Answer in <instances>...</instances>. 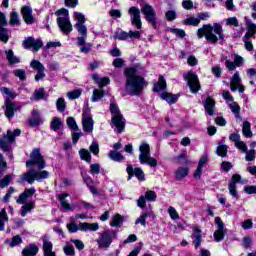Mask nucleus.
Returning a JSON list of instances; mask_svg holds the SVG:
<instances>
[{"label": "nucleus", "instance_id": "b1692460", "mask_svg": "<svg viewBox=\"0 0 256 256\" xmlns=\"http://www.w3.org/2000/svg\"><path fill=\"white\" fill-rule=\"evenodd\" d=\"M5 107V115L7 119H13V117L15 116V111H17V106L11 100L7 99L5 101Z\"/></svg>", "mask_w": 256, "mask_h": 256}, {"label": "nucleus", "instance_id": "e2e57ef3", "mask_svg": "<svg viewBox=\"0 0 256 256\" xmlns=\"http://www.w3.org/2000/svg\"><path fill=\"white\" fill-rule=\"evenodd\" d=\"M139 224L143 227H147V213L140 215L139 218L135 221V225Z\"/></svg>", "mask_w": 256, "mask_h": 256}, {"label": "nucleus", "instance_id": "09e8293b", "mask_svg": "<svg viewBox=\"0 0 256 256\" xmlns=\"http://www.w3.org/2000/svg\"><path fill=\"white\" fill-rule=\"evenodd\" d=\"M11 181H13V174H7L4 178L0 180L1 189H5V187H9V185H11Z\"/></svg>", "mask_w": 256, "mask_h": 256}, {"label": "nucleus", "instance_id": "4c0bfd02", "mask_svg": "<svg viewBox=\"0 0 256 256\" xmlns=\"http://www.w3.org/2000/svg\"><path fill=\"white\" fill-rule=\"evenodd\" d=\"M192 237L194 239V241H193L194 246L196 248L200 247L201 246V229L199 227H194L193 228Z\"/></svg>", "mask_w": 256, "mask_h": 256}, {"label": "nucleus", "instance_id": "13d9d810", "mask_svg": "<svg viewBox=\"0 0 256 256\" xmlns=\"http://www.w3.org/2000/svg\"><path fill=\"white\" fill-rule=\"evenodd\" d=\"M13 75H15V77H18L20 81H25V79H27V75L25 74V70L23 69L14 70Z\"/></svg>", "mask_w": 256, "mask_h": 256}, {"label": "nucleus", "instance_id": "7ed1b4c3", "mask_svg": "<svg viewBox=\"0 0 256 256\" xmlns=\"http://www.w3.org/2000/svg\"><path fill=\"white\" fill-rule=\"evenodd\" d=\"M55 15L57 16V24L64 35H69L73 31V24L69 19V10L62 8L56 11Z\"/></svg>", "mask_w": 256, "mask_h": 256}, {"label": "nucleus", "instance_id": "6ab92c4d", "mask_svg": "<svg viewBox=\"0 0 256 256\" xmlns=\"http://www.w3.org/2000/svg\"><path fill=\"white\" fill-rule=\"evenodd\" d=\"M83 131L91 133L93 131V118L89 116V112H83L82 114Z\"/></svg>", "mask_w": 256, "mask_h": 256}, {"label": "nucleus", "instance_id": "2f4dec72", "mask_svg": "<svg viewBox=\"0 0 256 256\" xmlns=\"http://www.w3.org/2000/svg\"><path fill=\"white\" fill-rule=\"evenodd\" d=\"M0 92L4 95L5 101H11V99H15L17 97V93L7 87L0 88Z\"/></svg>", "mask_w": 256, "mask_h": 256}, {"label": "nucleus", "instance_id": "338daca9", "mask_svg": "<svg viewBox=\"0 0 256 256\" xmlns=\"http://www.w3.org/2000/svg\"><path fill=\"white\" fill-rule=\"evenodd\" d=\"M66 227L69 233H77V231H79V224L77 225L75 222H70Z\"/></svg>", "mask_w": 256, "mask_h": 256}, {"label": "nucleus", "instance_id": "680f3d73", "mask_svg": "<svg viewBox=\"0 0 256 256\" xmlns=\"http://www.w3.org/2000/svg\"><path fill=\"white\" fill-rule=\"evenodd\" d=\"M56 107H57V110L60 111V113H63V111H65L67 107V105L65 104V99L58 98L56 102Z\"/></svg>", "mask_w": 256, "mask_h": 256}, {"label": "nucleus", "instance_id": "c03bdc74", "mask_svg": "<svg viewBox=\"0 0 256 256\" xmlns=\"http://www.w3.org/2000/svg\"><path fill=\"white\" fill-rule=\"evenodd\" d=\"M9 221V217L7 216V211L3 208L0 212V231L5 230V223Z\"/></svg>", "mask_w": 256, "mask_h": 256}, {"label": "nucleus", "instance_id": "5fc2aeb1", "mask_svg": "<svg viewBox=\"0 0 256 256\" xmlns=\"http://www.w3.org/2000/svg\"><path fill=\"white\" fill-rule=\"evenodd\" d=\"M66 123L72 131H77L79 129V126H77V122L75 121V118L68 117L66 120Z\"/></svg>", "mask_w": 256, "mask_h": 256}, {"label": "nucleus", "instance_id": "58836bf2", "mask_svg": "<svg viewBox=\"0 0 256 256\" xmlns=\"http://www.w3.org/2000/svg\"><path fill=\"white\" fill-rule=\"evenodd\" d=\"M227 151H229V146L219 142L218 146L216 148V155H218V157H227Z\"/></svg>", "mask_w": 256, "mask_h": 256}, {"label": "nucleus", "instance_id": "bf43d9fd", "mask_svg": "<svg viewBox=\"0 0 256 256\" xmlns=\"http://www.w3.org/2000/svg\"><path fill=\"white\" fill-rule=\"evenodd\" d=\"M229 107H230L232 113H234V115H236V117H239V114L241 113V107H239V104L232 101V103L229 104Z\"/></svg>", "mask_w": 256, "mask_h": 256}, {"label": "nucleus", "instance_id": "f3484780", "mask_svg": "<svg viewBox=\"0 0 256 256\" xmlns=\"http://www.w3.org/2000/svg\"><path fill=\"white\" fill-rule=\"evenodd\" d=\"M230 89L231 91H239L243 93L245 91V87L241 84V76L239 72H235L230 81Z\"/></svg>", "mask_w": 256, "mask_h": 256}, {"label": "nucleus", "instance_id": "473e14b6", "mask_svg": "<svg viewBox=\"0 0 256 256\" xmlns=\"http://www.w3.org/2000/svg\"><path fill=\"white\" fill-rule=\"evenodd\" d=\"M35 209V201H30L29 203L24 204L20 209L21 217H25L27 213H31Z\"/></svg>", "mask_w": 256, "mask_h": 256}, {"label": "nucleus", "instance_id": "1a4fd4ad", "mask_svg": "<svg viewBox=\"0 0 256 256\" xmlns=\"http://www.w3.org/2000/svg\"><path fill=\"white\" fill-rule=\"evenodd\" d=\"M33 165H37L40 170L45 169V159L39 149H34L30 154V160L26 162V167H33Z\"/></svg>", "mask_w": 256, "mask_h": 256}, {"label": "nucleus", "instance_id": "f03ea898", "mask_svg": "<svg viewBox=\"0 0 256 256\" xmlns=\"http://www.w3.org/2000/svg\"><path fill=\"white\" fill-rule=\"evenodd\" d=\"M198 39H203L205 37L209 43H217V41H223L225 39V34H223V26L219 23L206 24L197 31Z\"/></svg>", "mask_w": 256, "mask_h": 256}, {"label": "nucleus", "instance_id": "0eeeda50", "mask_svg": "<svg viewBox=\"0 0 256 256\" xmlns=\"http://www.w3.org/2000/svg\"><path fill=\"white\" fill-rule=\"evenodd\" d=\"M230 57H233L234 61L229 60V57L225 54H221L220 56L221 63L225 61L226 69H228V71H235L237 67H243V63H245V59L239 56V54L235 52H231Z\"/></svg>", "mask_w": 256, "mask_h": 256}, {"label": "nucleus", "instance_id": "0e129e2a", "mask_svg": "<svg viewBox=\"0 0 256 256\" xmlns=\"http://www.w3.org/2000/svg\"><path fill=\"white\" fill-rule=\"evenodd\" d=\"M165 18L167 21H175L177 19V12L175 10H168L165 13Z\"/></svg>", "mask_w": 256, "mask_h": 256}, {"label": "nucleus", "instance_id": "c85d7f7f", "mask_svg": "<svg viewBox=\"0 0 256 256\" xmlns=\"http://www.w3.org/2000/svg\"><path fill=\"white\" fill-rule=\"evenodd\" d=\"M79 231H99V223H79Z\"/></svg>", "mask_w": 256, "mask_h": 256}, {"label": "nucleus", "instance_id": "4468645a", "mask_svg": "<svg viewBox=\"0 0 256 256\" xmlns=\"http://www.w3.org/2000/svg\"><path fill=\"white\" fill-rule=\"evenodd\" d=\"M128 14L130 15L132 25L137 29H141L143 26V23L141 22V10L135 6H132L128 10Z\"/></svg>", "mask_w": 256, "mask_h": 256}, {"label": "nucleus", "instance_id": "f257e3e1", "mask_svg": "<svg viewBox=\"0 0 256 256\" xmlns=\"http://www.w3.org/2000/svg\"><path fill=\"white\" fill-rule=\"evenodd\" d=\"M126 91L129 95H141L143 89L147 87L145 78L137 76V70L135 68H126Z\"/></svg>", "mask_w": 256, "mask_h": 256}, {"label": "nucleus", "instance_id": "6e6552de", "mask_svg": "<svg viewBox=\"0 0 256 256\" xmlns=\"http://www.w3.org/2000/svg\"><path fill=\"white\" fill-rule=\"evenodd\" d=\"M117 237V233L113 230H105L100 234L98 239L96 240V243H98V247L100 249H107L111 247V244L113 243V239Z\"/></svg>", "mask_w": 256, "mask_h": 256}, {"label": "nucleus", "instance_id": "423d86ee", "mask_svg": "<svg viewBox=\"0 0 256 256\" xmlns=\"http://www.w3.org/2000/svg\"><path fill=\"white\" fill-rule=\"evenodd\" d=\"M47 177H49V172L47 170L41 172L37 170H30L21 176L19 183H25L26 181L30 185H33L35 181H43V179H47Z\"/></svg>", "mask_w": 256, "mask_h": 256}, {"label": "nucleus", "instance_id": "f8f14e48", "mask_svg": "<svg viewBox=\"0 0 256 256\" xmlns=\"http://www.w3.org/2000/svg\"><path fill=\"white\" fill-rule=\"evenodd\" d=\"M237 183L245 184V181L241 179V175L234 174L229 182L228 189L230 195L235 199V201H239V192H237Z\"/></svg>", "mask_w": 256, "mask_h": 256}, {"label": "nucleus", "instance_id": "393cba45", "mask_svg": "<svg viewBox=\"0 0 256 256\" xmlns=\"http://www.w3.org/2000/svg\"><path fill=\"white\" fill-rule=\"evenodd\" d=\"M67 197H69L68 193H62L57 195V199L60 201V205L64 211H73V206L69 204L67 201Z\"/></svg>", "mask_w": 256, "mask_h": 256}, {"label": "nucleus", "instance_id": "774afa93", "mask_svg": "<svg viewBox=\"0 0 256 256\" xmlns=\"http://www.w3.org/2000/svg\"><path fill=\"white\" fill-rule=\"evenodd\" d=\"M244 153H246L245 159L246 161H255V150H247Z\"/></svg>", "mask_w": 256, "mask_h": 256}, {"label": "nucleus", "instance_id": "39448f33", "mask_svg": "<svg viewBox=\"0 0 256 256\" xmlns=\"http://www.w3.org/2000/svg\"><path fill=\"white\" fill-rule=\"evenodd\" d=\"M139 161L141 165H149V167H157V159L151 157V148L149 144L143 142L139 147Z\"/></svg>", "mask_w": 256, "mask_h": 256}, {"label": "nucleus", "instance_id": "052dcab7", "mask_svg": "<svg viewBox=\"0 0 256 256\" xmlns=\"http://www.w3.org/2000/svg\"><path fill=\"white\" fill-rule=\"evenodd\" d=\"M103 95L104 94L101 92V90L94 89L93 90V95H92L93 103H97V101H99L100 99H103Z\"/></svg>", "mask_w": 256, "mask_h": 256}, {"label": "nucleus", "instance_id": "a878e982", "mask_svg": "<svg viewBox=\"0 0 256 256\" xmlns=\"http://www.w3.org/2000/svg\"><path fill=\"white\" fill-rule=\"evenodd\" d=\"M244 21L246 23V29L247 33L245 34L244 37H253L256 33V24L249 19V17L245 16Z\"/></svg>", "mask_w": 256, "mask_h": 256}, {"label": "nucleus", "instance_id": "49530a36", "mask_svg": "<svg viewBox=\"0 0 256 256\" xmlns=\"http://www.w3.org/2000/svg\"><path fill=\"white\" fill-rule=\"evenodd\" d=\"M123 223V216L121 214H116L112 217V220L110 221L111 227H121V224Z\"/></svg>", "mask_w": 256, "mask_h": 256}, {"label": "nucleus", "instance_id": "4d7b16f0", "mask_svg": "<svg viewBox=\"0 0 256 256\" xmlns=\"http://www.w3.org/2000/svg\"><path fill=\"white\" fill-rule=\"evenodd\" d=\"M63 251L67 256H75V248L71 244H66L63 247Z\"/></svg>", "mask_w": 256, "mask_h": 256}, {"label": "nucleus", "instance_id": "864d4df0", "mask_svg": "<svg viewBox=\"0 0 256 256\" xmlns=\"http://www.w3.org/2000/svg\"><path fill=\"white\" fill-rule=\"evenodd\" d=\"M30 67L35 69L36 71H45V66L39 62V60H32L30 63Z\"/></svg>", "mask_w": 256, "mask_h": 256}, {"label": "nucleus", "instance_id": "ddd939ff", "mask_svg": "<svg viewBox=\"0 0 256 256\" xmlns=\"http://www.w3.org/2000/svg\"><path fill=\"white\" fill-rule=\"evenodd\" d=\"M141 11L143 15L145 16L146 21L152 25L154 29H157V19H156V13L155 9L152 8L151 5L145 4L142 8Z\"/></svg>", "mask_w": 256, "mask_h": 256}, {"label": "nucleus", "instance_id": "a211bd4d", "mask_svg": "<svg viewBox=\"0 0 256 256\" xmlns=\"http://www.w3.org/2000/svg\"><path fill=\"white\" fill-rule=\"evenodd\" d=\"M42 241H43V252H44V256H56L55 253L53 252V242H51V240H49V236L45 235L42 237Z\"/></svg>", "mask_w": 256, "mask_h": 256}, {"label": "nucleus", "instance_id": "c756f323", "mask_svg": "<svg viewBox=\"0 0 256 256\" xmlns=\"http://www.w3.org/2000/svg\"><path fill=\"white\" fill-rule=\"evenodd\" d=\"M167 89V81L160 75L157 83L154 84L153 91L159 93L160 91H165Z\"/></svg>", "mask_w": 256, "mask_h": 256}, {"label": "nucleus", "instance_id": "c9c22d12", "mask_svg": "<svg viewBox=\"0 0 256 256\" xmlns=\"http://www.w3.org/2000/svg\"><path fill=\"white\" fill-rule=\"evenodd\" d=\"M242 134L246 139H251L253 137V131H251V122L244 121L242 124Z\"/></svg>", "mask_w": 256, "mask_h": 256}, {"label": "nucleus", "instance_id": "e433bc0d", "mask_svg": "<svg viewBox=\"0 0 256 256\" xmlns=\"http://www.w3.org/2000/svg\"><path fill=\"white\" fill-rule=\"evenodd\" d=\"M160 97L164 101H167V103H169L170 105H173V103H177V100L179 99V96L173 95L168 92H163L162 94H160Z\"/></svg>", "mask_w": 256, "mask_h": 256}, {"label": "nucleus", "instance_id": "bb28decb", "mask_svg": "<svg viewBox=\"0 0 256 256\" xmlns=\"http://www.w3.org/2000/svg\"><path fill=\"white\" fill-rule=\"evenodd\" d=\"M30 127H39V125L43 124V118L39 115V111L34 110L32 112V117L28 121Z\"/></svg>", "mask_w": 256, "mask_h": 256}, {"label": "nucleus", "instance_id": "9d476101", "mask_svg": "<svg viewBox=\"0 0 256 256\" xmlns=\"http://www.w3.org/2000/svg\"><path fill=\"white\" fill-rule=\"evenodd\" d=\"M21 135V130L20 129H15L14 133L11 132V130L7 131V135L3 136L2 139H0V148L2 151H8L9 145L11 143L15 142V137H19Z\"/></svg>", "mask_w": 256, "mask_h": 256}, {"label": "nucleus", "instance_id": "603ef678", "mask_svg": "<svg viewBox=\"0 0 256 256\" xmlns=\"http://www.w3.org/2000/svg\"><path fill=\"white\" fill-rule=\"evenodd\" d=\"M44 98H45V89L39 88V89L34 91V93H33L34 101H39V100L44 99Z\"/></svg>", "mask_w": 256, "mask_h": 256}, {"label": "nucleus", "instance_id": "3c124183", "mask_svg": "<svg viewBox=\"0 0 256 256\" xmlns=\"http://www.w3.org/2000/svg\"><path fill=\"white\" fill-rule=\"evenodd\" d=\"M79 155L83 161H86V163H91V153L88 152L87 149H81L79 151Z\"/></svg>", "mask_w": 256, "mask_h": 256}, {"label": "nucleus", "instance_id": "8fccbe9b", "mask_svg": "<svg viewBox=\"0 0 256 256\" xmlns=\"http://www.w3.org/2000/svg\"><path fill=\"white\" fill-rule=\"evenodd\" d=\"M184 25H192L193 27H197L200 23L199 18L197 17H188L183 21Z\"/></svg>", "mask_w": 256, "mask_h": 256}, {"label": "nucleus", "instance_id": "20e7f679", "mask_svg": "<svg viewBox=\"0 0 256 256\" xmlns=\"http://www.w3.org/2000/svg\"><path fill=\"white\" fill-rule=\"evenodd\" d=\"M110 113L112 115L111 127L114 129L115 133L125 131V119H123V115L117 104L113 102L110 104Z\"/></svg>", "mask_w": 256, "mask_h": 256}, {"label": "nucleus", "instance_id": "9b49d317", "mask_svg": "<svg viewBox=\"0 0 256 256\" xmlns=\"http://www.w3.org/2000/svg\"><path fill=\"white\" fill-rule=\"evenodd\" d=\"M184 79L187 81L191 93H197L199 89H201V85L199 84V77H197V74L194 72L190 71L184 74Z\"/></svg>", "mask_w": 256, "mask_h": 256}, {"label": "nucleus", "instance_id": "2eb2a0df", "mask_svg": "<svg viewBox=\"0 0 256 256\" xmlns=\"http://www.w3.org/2000/svg\"><path fill=\"white\" fill-rule=\"evenodd\" d=\"M24 49H32V51H39L43 47V41L41 39H35L28 37L22 43Z\"/></svg>", "mask_w": 256, "mask_h": 256}, {"label": "nucleus", "instance_id": "79ce46f5", "mask_svg": "<svg viewBox=\"0 0 256 256\" xmlns=\"http://www.w3.org/2000/svg\"><path fill=\"white\" fill-rule=\"evenodd\" d=\"M61 127H63V122L61 121V118L54 117L50 123V129H52V131H59Z\"/></svg>", "mask_w": 256, "mask_h": 256}, {"label": "nucleus", "instance_id": "5701e85b", "mask_svg": "<svg viewBox=\"0 0 256 256\" xmlns=\"http://www.w3.org/2000/svg\"><path fill=\"white\" fill-rule=\"evenodd\" d=\"M86 40L87 38H77V45L80 47V52L87 55L88 53H91L93 44L87 43Z\"/></svg>", "mask_w": 256, "mask_h": 256}, {"label": "nucleus", "instance_id": "a18cd8bd", "mask_svg": "<svg viewBox=\"0 0 256 256\" xmlns=\"http://www.w3.org/2000/svg\"><path fill=\"white\" fill-rule=\"evenodd\" d=\"M82 93H83V89L78 88V89L67 92V97L68 99H70V101H73V99H79Z\"/></svg>", "mask_w": 256, "mask_h": 256}, {"label": "nucleus", "instance_id": "f704fd0d", "mask_svg": "<svg viewBox=\"0 0 256 256\" xmlns=\"http://www.w3.org/2000/svg\"><path fill=\"white\" fill-rule=\"evenodd\" d=\"M5 53H6V59L8 63H10V65L21 63V60L19 59V57L15 56V53H13V50L11 49L5 50Z\"/></svg>", "mask_w": 256, "mask_h": 256}, {"label": "nucleus", "instance_id": "a19ab883", "mask_svg": "<svg viewBox=\"0 0 256 256\" xmlns=\"http://www.w3.org/2000/svg\"><path fill=\"white\" fill-rule=\"evenodd\" d=\"M74 27L80 35L78 39H87V26L85 24H75Z\"/></svg>", "mask_w": 256, "mask_h": 256}, {"label": "nucleus", "instance_id": "dca6fc26", "mask_svg": "<svg viewBox=\"0 0 256 256\" xmlns=\"http://www.w3.org/2000/svg\"><path fill=\"white\" fill-rule=\"evenodd\" d=\"M21 15L26 25H33V23H35V16H33V9L30 6H23L21 8Z\"/></svg>", "mask_w": 256, "mask_h": 256}, {"label": "nucleus", "instance_id": "aec40b11", "mask_svg": "<svg viewBox=\"0 0 256 256\" xmlns=\"http://www.w3.org/2000/svg\"><path fill=\"white\" fill-rule=\"evenodd\" d=\"M35 188H29L26 189L22 194L19 195L18 199L16 200V203H18V205H25V201H27L28 199H30V197L35 195Z\"/></svg>", "mask_w": 256, "mask_h": 256}, {"label": "nucleus", "instance_id": "7c9ffc66", "mask_svg": "<svg viewBox=\"0 0 256 256\" xmlns=\"http://www.w3.org/2000/svg\"><path fill=\"white\" fill-rule=\"evenodd\" d=\"M37 253H39V247L35 244H31L23 249L22 256H35Z\"/></svg>", "mask_w": 256, "mask_h": 256}, {"label": "nucleus", "instance_id": "4be33fe9", "mask_svg": "<svg viewBox=\"0 0 256 256\" xmlns=\"http://www.w3.org/2000/svg\"><path fill=\"white\" fill-rule=\"evenodd\" d=\"M203 107L205 109V112L212 116L215 114V100L208 96L204 101H203Z\"/></svg>", "mask_w": 256, "mask_h": 256}, {"label": "nucleus", "instance_id": "6e6d98bb", "mask_svg": "<svg viewBox=\"0 0 256 256\" xmlns=\"http://www.w3.org/2000/svg\"><path fill=\"white\" fill-rule=\"evenodd\" d=\"M225 230H216L214 232V241L219 243V241H223L225 239Z\"/></svg>", "mask_w": 256, "mask_h": 256}, {"label": "nucleus", "instance_id": "37998d69", "mask_svg": "<svg viewBox=\"0 0 256 256\" xmlns=\"http://www.w3.org/2000/svg\"><path fill=\"white\" fill-rule=\"evenodd\" d=\"M109 159L116 162H121L125 159L124 156L120 152H117L116 150H111L108 154Z\"/></svg>", "mask_w": 256, "mask_h": 256}, {"label": "nucleus", "instance_id": "ea45409f", "mask_svg": "<svg viewBox=\"0 0 256 256\" xmlns=\"http://www.w3.org/2000/svg\"><path fill=\"white\" fill-rule=\"evenodd\" d=\"M9 25H12V26H19L21 25V20L19 19V13L15 10H12L10 12V20H9Z\"/></svg>", "mask_w": 256, "mask_h": 256}, {"label": "nucleus", "instance_id": "cd10ccee", "mask_svg": "<svg viewBox=\"0 0 256 256\" xmlns=\"http://www.w3.org/2000/svg\"><path fill=\"white\" fill-rule=\"evenodd\" d=\"M6 25L7 23H0V41H2V43H7L11 38V32L9 29L5 28Z\"/></svg>", "mask_w": 256, "mask_h": 256}, {"label": "nucleus", "instance_id": "69168bd1", "mask_svg": "<svg viewBox=\"0 0 256 256\" xmlns=\"http://www.w3.org/2000/svg\"><path fill=\"white\" fill-rule=\"evenodd\" d=\"M21 243H23V240L21 239V236L16 235L12 238L9 245H10V247H17V245H21Z\"/></svg>", "mask_w": 256, "mask_h": 256}, {"label": "nucleus", "instance_id": "412c9836", "mask_svg": "<svg viewBox=\"0 0 256 256\" xmlns=\"http://www.w3.org/2000/svg\"><path fill=\"white\" fill-rule=\"evenodd\" d=\"M129 178L131 179L132 175H135V177H137V179H139V181H145V173L143 172V169L141 168H133V166H128L126 169Z\"/></svg>", "mask_w": 256, "mask_h": 256}, {"label": "nucleus", "instance_id": "72a5a7b5", "mask_svg": "<svg viewBox=\"0 0 256 256\" xmlns=\"http://www.w3.org/2000/svg\"><path fill=\"white\" fill-rule=\"evenodd\" d=\"M189 175V168L187 167H180L175 171V179L176 181H182Z\"/></svg>", "mask_w": 256, "mask_h": 256}, {"label": "nucleus", "instance_id": "de8ad7c7", "mask_svg": "<svg viewBox=\"0 0 256 256\" xmlns=\"http://www.w3.org/2000/svg\"><path fill=\"white\" fill-rule=\"evenodd\" d=\"M73 17L76 21L75 25H85V21H87L85 14L81 12H74Z\"/></svg>", "mask_w": 256, "mask_h": 256}]
</instances>
